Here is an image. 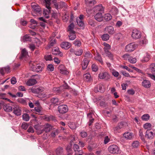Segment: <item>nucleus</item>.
<instances>
[{"label":"nucleus","instance_id":"obj_59","mask_svg":"<svg viewBox=\"0 0 155 155\" xmlns=\"http://www.w3.org/2000/svg\"><path fill=\"white\" fill-rule=\"evenodd\" d=\"M60 71L61 73L65 74H68L69 73L68 72L67 70L64 69H60Z\"/></svg>","mask_w":155,"mask_h":155},{"label":"nucleus","instance_id":"obj_49","mask_svg":"<svg viewBox=\"0 0 155 155\" xmlns=\"http://www.w3.org/2000/svg\"><path fill=\"white\" fill-rule=\"evenodd\" d=\"M69 126L70 127L71 129L73 130L75 129L77 127V126L75 125L74 123L73 122H71L70 123H69Z\"/></svg>","mask_w":155,"mask_h":155},{"label":"nucleus","instance_id":"obj_32","mask_svg":"<svg viewBox=\"0 0 155 155\" xmlns=\"http://www.w3.org/2000/svg\"><path fill=\"white\" fill-rule=\"evenodd\" d=\"M21 58H22L24 57H26L28 55V52L26 50V49L24 48L21 51Z\"/></svg>","mask_w":155,"mask_h":155},{"label":"nucleus","instance_id":"obj_6","mask_svg":"<svg viewBox=\"0 0 155 155\" xmlns=\"http://www.w3.org/2000/svg\"><path fill=\"white\" fill-rule=\"evenodd\" d=\"M34 128L36 130V132L38 134H41L44 131L43 126L39 124L35 125L34 126Z\"/></svg>","mask_w":155,"mask_h":155},{"label":"nucleus","instance_id":"obj_8","mask_svg":"<svg viewBox=\"0 0 155 155\" xmlns=\"http://www.w3.org/2000/svg\"><path fill=\"white\" fill-rule=\"evenodd\" d=\"M84 15H81L77 19V22L78 25L83 28L84 27V24L83 22Z\"/></svg>","mask_w":155,"mask_h":155},{"label":"nucleus","instance_id":"obj_52","mask_svg":"<svg viewBox=\"0 0 155 155\" xmlns=\"http://www.w3.org/2000/svg\"><path fill=\"white\" fill-rule=\"evenodd\" d=\"M30 21L32 24L35 25L32 28L33 29H34L35 27L37 26V22L34 19H31Z\"/></svg>","mask_w":155,"mask_h":155},{"label":"nucleus","instance_id":"obj_37","mask_svg":"<svg viewBox=\"0 0 155 155\" xmlns=\"http://www.w3.org/2000/svg\"><path fill=\"white\" fill-rule=\"evenodd\" d=\"M109 35L108 34H104L101 36L102 39L104 41H107L109 38Z\"/></svg>","mask_w":155,"mask_h":155},{"label":"nucleus","instance_id":"obj_29","mask_svg":"<svg viewBox=\"0 0 155 155\" xmlns=\"http://www.w3.org/2000/svg\"><path fill=\"white\" fill-rule=\"evenodd\" d=\"M150 58V55L147 53H146V55L144 56L141 61L143 62L148 61Z\"/></svg>","mask_w":155,"mask_h":155},{"label":"nucleus","instance_id":"obj_64","mask_svg":"<svg viewBox=\"0 0 155 155\" xmlns=\"http://www.w3.org/2000/svg\"><path fill=\"white\" fill-rule=\"evenodd\" d=\"M11 83L13 84H15L17 82L16 78L15 77H13L11 80Z\"/></svg>","mask_w":155,"mask_h":155},{"label":"nucleus","instance_id":"obj_4","mask_svg":"<svg viewBox=\"0 0 155 155\" xmlns=\"http://www.w3.org/2000/svg\"><path fill=\"white\" fill-rule=\"evenodd\" d=\"M135 44L134 43H131L125 46V50L127 52H132L135 50Z\"/></svg>","mask_w":155,"mask_h":155},{"label":"nucleus","instance_id":"obj_51","mask_svg":"<svg viewBox=\"0 0 155 155\" xmlns=\"http://www.w3.org/2000/svg\"><path fill=\"white\" fill-rule=\"evenodd\" d=\"M100 105L101 107L106 108L108 106V104L104 101H101L100 103Z\"/></svg>","mask_w":155,"mask_h":155},{"label":"nucleus","instance_id":"obj_26","mask_svg":"<svg viewBox=\"0 0 155 155\" xmlns=\"http://www.w3.org/2000/svg\"><path fill=\"white\" fill-rule=\"evenodd\" d=\"M51 103L55 105H58L60 104V102L58 99L57 98L53 97L51 99Z\"/></svg>","mask_w":155,"mask_h":155},{"label":"nucleus","instance_id":"obj_42","mask_svg":"<svg viewBox=\"0 0 155 155\" xmlns=\"http://www.w3.org/2000/svg\"><path fill=\"white\" fill-rule=\"evenodd\" d=\"M74 27V25L73 23H71L68 27V31L71 32L72 31H74L73 30Z\"/></svg>","mask_w":155,"mask_h":155},{"label":"nucleus","instance_id":"obj_34","mask_svg":"<svg viewBox=\"0 0 155 155\" xmlns=\"http://www.w3.org/2000/svg\"><path fill=\"white\" fill-rule=\"evenodd\" d=\"M95 58L96 60L98 61L101 64L103 63V61L101 56L97 54V55L95 56Z\"/></svg>","mask_w":155,"mask_h":155},{"label":"nucleus","instance_id":"obj_47","mask_svg":"<svg viewBox=\"0 0 155 155\" xmlns=\"http://www.w3.org/2000/svg\"><path fill=\"white\" fill-rule=\"evenodd\" d=\"M31 40V37L28 35H26L24 36L23 38V41L24 42L25 41H30Z\"/></svg>","mask_w":155,"mask_h":155},{"label":"nucleus","instance_id":"obj_5","mask_svg":"<svg viewBox=\"0 0 155 155\" xmlns=\"http://www.w3.org/2000/svg\"><path fill=\"white\" fill-rule=\"evenodd\" d=\"M58 110L59 112L61 114L66 113L68 110V108L66 105H61L58 107Z\"/></svg>","mask_w":155,"mask_h":155},{"label":"nucleus","instance_id":"obj_2","mask_svg":"<svg viewBox=\"0 0 155 155\" xmlns=\"http://www.w3.org/2000/svg\"><path fill=\"white\" fill-rule=\"evenodd\" d=\"M31 69L33 71L37 72H41L44 67V65L42 64L34 65L32 63H30L29 64Z\"/></svg>","mask_w":155,"mask_h":155},{"label":"nucleus","instance_id":"obj_41","mask_svg":"<svg viewBox=\"0 0 155 155\" xmlns=\"http://www.w3.org/2000/svg\"><path fill=\"white\" fill-rule=\"evenodd\" d=\"M83 52L82 49H78L75 51L74 54L77 56H80L82 54Z\"/></svg>","mask_w":155,"mask_h":155},{"label":"nucleus","instance_id":"obj_58","mask_svg":"<svg viewBox=\"0 0 155 155\" xmlns=\"http://www.w3.org/2000/svg\"><path fill=\"white\" fill-rule=\"evenodd\" d=\"M53 91L56 93H60L61 92L60 88L58 87H54L53 88Z\"/></svg>","mask_w":155,"mask_h":155},{"label":"nucleus","instance_id":"obj_23","mask_svg":"<svg viewBox=\"0 0 155 155\" xmlns=\"http://www.w3.org/2000/svg\"><path fill=\"white\" fill-rule=\"evenodd\" d=\"M69 35H68L69 39L70 40H73L76 38V35L74 31H72L69 32Z\"/></svg>","mask_w":155,"mask_h":155},{"label":"nucleus","instance_id":"obj_56","mask_svg":"<svg viewBox=\"0 0 155 155\" xmlns=\"http://www.w3.org/2000/svg\"><path fill=\"white\" fill-rule=\"evenodd\" d=\"M151 126V125L149 123H146L144 125L143 127L144 128L146 129H149L150 128Z\"/></svg>","mask_w":155,"mask_h":155},{"label":"nucleus","instance_id":"obj_33","mask_svg":"<svg viewBox=\"0 0 155 155\" xmlns=\"http://www.w3.org/2000/svg\"><path fill=\"white\" fill-rule=\"evenodd\" d=\"M50 39L51 40H50L49 47L51 48V47L53 46L54 45L56 44V42L55 39L54 38H53L52 39H51V38Z\"/></svg>","mask_w":155,"mask_h":155},{"label":"nucleus","instance_id":"obj_57","mask_svg":"<svg viewBox=\"0 0 155 155\" xmlns=\"http://www.w3.org/2000/svg\"><path fill=\"white\" fill-rule=\"evenodd\" d=\"M91 68L93 71H96L98 70L97 66L94 64H93L91 66Z\"/></svg>","mask_w":155,"mask_h":155},{"label":"nucleus","instance_id":"obj_62","mask_svg":"<svg viewBox=\"0 0 155 155\" xmlns=\"http://www.w3.org/2000/svg\"><path fill=\"white\" fill-rule=\"evenodd\" d=\"M106 53L107 56L110 58V59H112L113 57V55L111 54V53L108 50L107 51H105Z\"/></svg>","mask_w":155,"mask_h":155},{"label":"nucleus","instance_id":"obj_40","mask_svg":"<svg viewBox=\"0 0 155 155\" xmlns=\"http://www.w3.org/2000/svg\"><path fill=\"white\" fill-rule=\"evenodd\" d=\"M74 150L75 152H78L79 151H81V150H80L79 147L78 145L77 144H74L73 147Z\"/></svg>","mask_w":155,"mask_h":155},{"label":"nucleus","instance_id":"obj_61","mask_svg":"<svg viewBox=\"0 0 155 155\" xmlns=\"http://www.w3.org/2000/svg\"><path fill=\"white\" fill-rule=\"evenodd\" d=\"M21 127L23 129L26 130L28 127V125L25 123H23Z\"/></svg>","mask_w":155,"mask_h":155},{"label":"nucleus","instance_id":"obj_50","mask_svg":"<svg viewBox=\"0 0 155 155\" xmlns=\"http://www.w3.org/2000/svg\"><path fill=\"white\" fill-rule=\"evenodd\" d=\"M120 129L118 126L113 128L114 131L115 133L120 132Z\"/></svg>","mask_w":155,"mask_h":155},{"label":"nucleus","instance_id":"obj_36","mask_svg":"<svg viewBox=\"0 0 155 155\" xmlns=\"http://www.w3.org/2000/svg\"><path fill=\"white\" fill-rule=\"evenodd\" d=\"M87 67V61L84 59L82 63V68L83 70L85 69Z\"/></svg>","mask_w":155,"mask_h":155},{"label":"nucleus","instance_id":"obj_53","mask_svg":"<svg viewBox=\"0 0 155 155\" xmlns=\"http://www.w3.org/2000/svg\"><path fill=\"white\" fill-rule=\"evenodd\" d=\"M143 130L139 129V136L140 137L141 139L143 140H144V136L143 134Z\"/></svg>","mask_w":155,"mask_h":155},{"label":"nucleus","instance_id":"obj_38","mask_svg":"<svg viewBox=\"0 0 155 155\" xmlns=\"http://www.w3.org/2000/svg\"><path fill=\"white\" fill-rule=\"evenodd\" d=\"M18 102L21 104L23 105H26L27 103L25 100L23 98H19L18 99Z\"/></svg>","mask_w":155,"mask_h":155},{"label":"nucleus","instance_id":"obj_28","mask_svg":"<svg viewBox=\"0 0 155 155\" xmlns=\"http://www.w3.org/2000/svg\"><path fill=\"white\" fill-rule=\"evenodd\" d=\"M44 130L45 131L46 133L50 131L52 129L51 126L48 124H46L44 126Z\"/></svg>","mask_w":155,"mask_h":155},{"label":"nucleus","instance_id":"obj_3","mask_svg":"<svg viewBox=\"0 0 155 155\" xmlns=\"http://www.w3.org/2000/svg\"><path fill=\"white\" fill-rule=\"evenodd\" d=\"M46 7L48 10L44 9L43 11V14L45 18H49V14L50 13L51 7H50L51 0H46Z\"/></svg>","mask_w":155,"mask_h":155},{"label":"nucleus","instance_id":"obj_21","mask_svg":"<svg viewBox=\"0 0 155 155\" xmlns=\"http://www.w3.org/2000/svg\"><path fill=\"white\" fill-rule=\"evenodd\" d=\"M13 113L15 115L20 116L21 114V111L18 107H16L13 108Z\"/></svg>","mask_w":155,"mask_h":155},{"label":"nucleus","instance_id":"obj_12","mask_svg":"<svg viewBox=\"0 0 155 155\" xmlns=\"http://www.w3.org/2000/svg\"><path fill=\"white\" fill-rule=\"evenodd\" d=\"M104 8L101 4L97 5L94 7L93 11L95 12H100L103 13Z\"/></svg>","mask_w":155,"mask_h":155},{"label":"nucleus","instance_id":"obj_27","mask_svg":"<svg viewBox=\"0 0 155 155\" xmlns=\"http://www.w3.org/2000/svg\"><path fill=\"white\" fill-rule=\"evenodd\" d=\"M52 53L54 55H62V53L60 52L58 48H54L52 50Z\"/></svg>","mask_w":155,"mask_h":155},{"label":"nucleus","instance_id":"obj_1","mask_svg":"<svg viewBox=\"0 0 155 155\" xmlns=\"http://www.w3.org/2000/svg\"><path fill=\"white\" fill-rule=\"evenodd\" d=\"M108 151L111 154H118L120 153L121 150L119 147L115 144L110 146L108 148Z\"/></svg>","mask_w":155,"mask_h":155},{"label":"nucleus","instance_id":"obj_43","mask_svg":"<svg viewBox=\"0 0 155 155\" xmlns=\"http://www.w3.org/2000/svg\"><path fill=\"white\" fill-rule=\"evenodd\" d=\"M123 38L122 35L120 33H119L115 35V38L117 40H119Z\"/></svg>","mask_w":155,"mask_h":155},{"label":"nucleus","instance_id":"obj_60","mask_svg":"<svg viewBox=\"0 0 155 155\" xmlns=\"http://www.w3.org/2000/svg\"><path fill=\"white\" fill-rule=\"evenodd\" d=\"M139 145V143L137 141H134L132 144V147L134 148L137 147Z\"/></svg>","mask_w":155,"mask_h":155},{"label":"nucleus","instance_id":"obj_20","mask_svg":"<svg viewBox=\"0 0 155 155\" xmlns=\"http://www.w3.org/2000/svg\"><path fill=\"white\" fill-rule=\"evenodd\" d=\"M31 7L34 11L35 12L38 13L41 11V8L38 4L32 5Z\"/></svg>","mask_w":155,"mask_h":155},{"label":"nucleus","instance_id":"obj_17","mask_svg":"<svg viewBox=\"0 0 155 155\" xmlns=\"http://www.w3.org/2000/svg\"><path fill=\"white\" fill-rule=\"evenodd\" d=\"M142 85L146 88H148L151 86V83L148 80H145L143 81L142 83Z\"/></svg>","mask_w":155,"mask_h":155},{"label":"nucleus","instance_id":"obj_46","mask_svg":"<svg viewBox=\"0 0 155 155\" xmlns=\"http://www.w3.org/2000/svg\"><path fill=\"white\" fill-rule=\"evenodd\" d=\"M128 61L129 62L132 64L135 63L137 61L136 59L135 58H133L130 57L128 59Z\"/></svg>","mask_w":155,"mask_h":155},{"label":"nucleus","instance_id":"obj_24","mask_svg":"<svg viewBox=\"0 0 155 155\" xmlns=\"http://www.w3.org/2000/svg\"><path fill=\"white\" fill-rule=\"evenodd\" d=\"M63 148L59 147L56 149L55 152L57 155H62L63 154Z\"/></svg>","mask_w":155,"mask_h":155},{"label":"nucleus","instance_id":"obj_9","mask_svg":"<svg viewBox=\"0 0 155 155\" xmlns=\"http://www.w3.org/2000/svg\"><path fill=\"white\" fill-rule=\"evenodd\" d=\"M98 77L101 79H105V80H108L110 78V75L107 72L100 73L98 74Z\"/></svg>","mask_w":155,"mask_h":155},{"label":"nucleus","instance_id":"obj_63","mask_svg":"<svg viewBox=\"0 0 155 155\" xmlns=\"http://www.w3.org/2000/svg\"><path fill=\"white\" fill-rule=\"evenodd\" d=\"M112 74L116 77H117L119 75V73L114 70H113L112 71Z\"/></svg>","mask_w":155,"mask_h":155},{"label":"nucleus","instance_id":"obj_7","mask_svg":"<svg viewBox=\"0 0 155 155\" xmlns=\"http://www.w3.org/2000/svg\"><path fill=\"white\" fill-rule=\"evenodd\" d=\"M131 36L134 39H137L141 37V33L140 31L137 30H134L132 32Z\"/></svg>","mask_w":155,"mask_h":155},{"label":"nucleus","instance_id":"obj_16","mask_svg":"<svg viewBox=\"0 0 155 155\" xmlns=\"http://www.w3.org/2000/svg\"><path fill=\"white\" fill-rule=\"evenodd\" d=\"M124 138L128 140H131L133 137L134 135L132 133L127 132L123 134Z\"/></svg>","mask_w":155,"mask_h":155},{"label":"nucleus","instance_id":"obj_22","mask_svg":"<svg viewBox=\"0 0 155 155\" xmlns=\"http://www.w3.org/2000/svg\"><path fill=\"white\" fill-rule=\"evenodd\" d=\"M37 83L36 80L35 79H31L28 80L27 83V85L29 86L34 85Z\"/></svg>","mask_w":155,"mask_h":155},{"label":"nucleus","instance_id":"obj_44","mask_svg":"<svg viewBox=\"0 0 155 155\" xmlns=\"http://www.w3.org/2000/svg\"><path fill=\"white\" fill-rule=\"evenodd\" d=\"M96 3L95 0H88V5H89L90 6H92Z\"/></svg>","mask_w":155,"mask_h":155},{"label":"nucleus","instance_id":"obj_30","mask_svg":"<svg viewBox=\"0 0 155 155\" xmlns=\"http://www.w3.org/2000/svg\"><path fill=\"white\" fill-rule=\"evenodd\" d=\"M112 18V17L111 15L109 13H107L105 14L103 16V18L106 21H108L110 20Z\"/></svg>","mask_w":155,"mask_h":155},{"label":"nucleus","instance_id":"obj_10","mask_svg":"<svg viewBox=\"0 0 155 155\" xmlns=\"http://www.w3.org/2000/svg\"><path fill=\"white\" fill-rule=\"evenodd\" d=\"M44 88L42 87H33L30 89V90L32 93L37 94L41 92L44 91Z\"/></svg>","mask_w":155,"mask_h":155},{"label":"nucleus","instance_id":"obj_15","mask_svg":"<svg viewBox=\"0 0 155 155\" xmlns=\"http://www.w3.org/2000/svg\"><path fill=\"white\" fill-rule=\"evenodd\" d=\"M105 30L110 34L113 35L115 33L114 27L111 26L106 27L105 28Z\"/></svg>","mask_w":155,"mask_h":155},{"label":"nucleus","instance_id":"obj_48","mask_svg":"<svg viewBox=\"0 0 155 155\" xmlns=\"http://www.w3.org/2000/svg\"><path fill=\"white\" fill-rule=\"evenodd\" d=\"M110 140V139L108 136H106L104 138V143L107 144Z\"/></svg>","mask_w":155,"mask_h":155},{"label":"nucleus","instance_id":"obj_31","mask_svg":"<svg viewBox=\"0 0 155 155\" xmlns=\"http://www.w3.org/2000/svg\"><path fill=\"white\" fill-rule=\"evenodd\" d=\"M73 44L76 47H80L81 45V42L78 39H76L73 42Z\"/></svg>","mask_w":155,"mask_h":155},{"label":"nucleus","instance_id":"obj_55","mask_svg":"<svg viewBox=\"0 0 155 155\" xmlns=\"http://www.w3.org/2000/svg\"><path fill=\"white\" fill-rule=\"evenodd\" d=\"M126 124L125 122H122L118 124V126L121 129L124 127V125Z\"/></svg>","mask_w":155,"mask_h":155},{"label":"nucleus","instance_id":"obj_45","mask_svg":"<svg viewBox=\"0 0 155 155\" xmlns=\"http://www.w3.org/2000/svg\"><path fill=\"white\" fill-rule=\"evenodd\" d=\"M47 69L48 71H52L54 70V66L51 64H49L48 65Z\"/></svg>","mask_w":155,"mask_h":155},{"label":"nucleus","instance_id":"obj_13","mask_svg":"<svg viewBox=\"0 0 155 155\" xmlns=\"http://www.w3.org/2000/svg\"><path fill=\"white\" fill-rule=\"evenodd\" d=\"M94 19L99 22H101L103 20V16L101 12H98L94 16Z\"/></svg>","mask_w":155,"mask_h":155},{"label":"nucleus","instance_id":"obj_14","mask_svg":"<svg viewBox=\"0 0 155 155\" xmlns=\"http://www.w3.org/2000/svg\"><path fill=\"white\" fill-rule=\"evenodd\" d=\"M71 44L68 42H63L61 44V47L65 49H68L71 47Z\"/></svg>","mask_w":155,"mask_h":155},{"label":"nucleus","instance_id":"obj_54","mask_svg":"<svg viewBox=\"0 0 155 155\" xmlns=\"http://www.w3.org/2000/svg\"><path fill=\"white\" fill-rule=\"evenodd\" d=\"M46 61H51L52 60V58L51 55H47L44 57Z\"/></svg>","mask_w":155,"mask_h":155},{"label":"nucleus","instance_id":"obj_18","mask_svg":"<svg viewBox=\"0 0 155 155\" xmlns=\"http://www.w3.org/2000/svg\"><path fill=\"white\" fill-rule=\"evenodd\" d=\"M155 134V132L153 133L150 130H147L146 133L145 137L148 138H152Z\"/></svg>","mask_w":155,"mask_h":155},{"label":"nucleus","instance_id":"obj_19","mask_svg":"<svg viewBox=\"0 0 155 155\" xmlns=\"http://www.w3.org/2000/svg\"><path fill=\"white\" fill-rule=\"evenodd\" d=\"M3 109L6 112H10L12 110V107L9 104H4L3 105Z\"/></svg>","mask_w":155,"mask_h":155},{"label":"nucleus","instance_id":"obj_39","mask_svg":"<svg viewBox=\"0 0 155 155\" xmlns=\"http://www.w3.org/2000/svg\"><path fill=\"white\" fill-rule=\"evenodd\" d=\"M104 45L105 46L104 48L105 51H107L110 48V45L109 44L105 42L104 43Z\"/></svg>","mask_w":155,"mask_h":155},{"label":"nucleus","instance_id":"obj_11","mask_svg":"<svg viewBox=\"0 0 155 155\" xmlns=\"http://www.w3.org/2000/svg\"><path fill=\"white\" fill-rule=\"evenodd\" d=\"M104 86L102 84H100L94 89V91L95 92H100L102 93L104 91Z\"/></svg>","mask_w":155,"mask_h":155},{"label":"nucleus","instance_id":"obj_35","mask_svg":"<svg viewBox=\"0 0 155 155\" xmlns=\"http://www.w3.org/2000/svg\"><path fill=\"white\" fill-rule=\"evenodd\" d=\"M110 12L113 15H117L118 12V9L115 7H114L111 10Z\"/></svg>","mask_w":155,"mask_h":155},{"label":"nucleus","instance_id":"obj_25","mask_svg":"<svg viewBox=\"0 0 155 155\" xmlns=\"http://www.w3.org/2000/svg\"><path fill=\"white\" fill-rule=\"evenodd\" d=\"M148 70L152 73H154L155 72V63H151L149 65Z\"/></svg>","mask_w":155,"mask_h":155}]
</instances>
